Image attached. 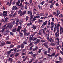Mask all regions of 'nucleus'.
<instances>
[{"mask_svg":"<svg viewBox=\"0 0 63 63\" xmlns=\"http://www.w3.org/2000/svg\"><path fill=\"white\" fill-rule=\"evenodd\" d=\"M23 32L24 33V35H26L27 36H28V35H29L30 34V32H28L26 33V28L25 27L23 30Z\"/></svg>","mask_w":63,"mask_h":63,"instance_id":"nucleus-1","label":"nucleus"},{"mask_svg":"<svg viewBox=\"0 0 63 63\" xmlns=\"http://www.w3.org/2000/svg\"><path fill=\"white\" fill-rule=\"evenodd\" d=\"M3 14H4L3 15V16H4V17L5 18L7 16V11H3Z\"/></svg>","mask_w":63,"mask_h":63,"instance_id":"nucleus-2","label":"nucleus"},{"mask_svg":"<svg viewBox=\"0 0 63 63\" xmlns=\"http://www.w3.org/2000/svg\"><path fill=\"white\" fill-rule=\"evenodd\" d=\"M51 30H53V27H54V23L52 22H51Z\"/></svg>","mask_w":63,"mask_h":63,"instance_id":"nucleus-3","label":"nucleus"},{"mask_svg":"<svg viewBox=\"0 0 63 63\" xmlns=\"http://www.w3.org/2000/svg\"><path fill=\"white\" fill-rule=\"evenodd\" d=\"M40 42V39H38L35 42L34 44L35 45H36V44H38V43H39Z\"/></svg>","mask_w":63,"mask_h":63,"instance_id":"nucleus-4","label":"nucleus"},{"mask_svg":"<svg viewBox=\"0 0 63 63\" xmlns=\"http://www.w3.org/2000/svg\"><path fill=\"white\" fill-rule=\"evenodd\" d=\"M26 13V11H24L23 12H22V13H21L20 15V16H22V15H25V14Z\"/></svg>","mask_w":63,"mask_h":63,"instance_id":"nucleus-5","label":"nucleus"},{"mask_svg":"<svg viewBox=\"0 0 63 63\" xmlns=\"http://www.w3.org/2000/svg\"><path fill=\"white\" fill-rule=\"evenodd\" d=\"M39 15L40 16H45V14L44 13H40Z\"/></svg>","mask_w":63,"mask_h":63,"instance_id":"nucleus-6","label":"nucleus"},{"mask_svg":"<svg viewBox=\"0 0 63 63\" xmlns=\"http://www.w3.org/2000/svg\"><path fill=\"white\" fill-rule=\"evenodd\" d=\"M5 42H4L3 41L1 43L0 46L3 47V46H4L5 45Z\"/></svg>","mask_w":63,"mask_h":63,"instance_id":"nucleus-7","label":"nucleus"},{"mask_svg":"<svg viewBox=\"0 0 63 63\" xmlns=\"http://www.w3.org/2000/svg\"><path fill=\"white\" fill-rule=\"evenodd\" d=\"M42 31H43V33H44L45 34V31H46L47 30V27H45L44 28H43L42 29Z\"/></svg>","mask_w":63,"mask_h":63,"instance_id":"nucleus-8","label":"nucleus"},{"mask_svg":"<svg viewBox=\"0 0 63 63\" xmlns=\"http://www.w3.org/2000/svg\"><path fill=\"white\" fill-rule=\"evenodd\" d=\"M27 13L28 15H32V11L30 12V11H28Z\"/></svg>","mask_w":63,"mask_h":63,"instance_id":"nucleus-9","label":"nucleus"},{"mask_svg":"<svg viewBox=\"0 0 63 63\" xmlns=\"http://www.w3.org/2000/svg\"><path fill=\"white\" fill-rule=\"evenodd\" d=\"M35 48L33 49V51H35L36 50H37L38 49V47L37 46H35Z\"/></svg>","mask_w":63,"mask_h":63,"instance_id":"nucleus-10","label":"nucleus"},{"mask_svg":"<svg viewBox=\"0 0 63 63\" xmlns=\"http://www.w3.org/2000/svg\"><path fill=\"white\" fill-rule=\"evenodd\" d=\"M55 35L56 37H59V33H57L56 32L55 33Z\"/></svg>","mask_w":63,"mask_h":63,"instance_id":"nucleus-11","label":"nucleus"},{"mask_svg":"<svg viewBox=\"0 0 63 63\" xmlns=\"http://www.w3.org/2000/svg\"><path fill=\"white\" fill-rule=\"evenodd\" d=\"M8 61H10L11 62H13V60L12 59V58H10L8 59Z\"/></svg>","mask_w":63,"mask_h":63,"instance_id":"nucleus-12","label":"nucleus"},{"mask_svg":"<svg viewBox=\"0 0 63 63\" xmlns=\"http://www.w3.org/2000/svg\"><path fill=\"white\" fill-rule=\"evenodd\" d=\"M21 27L20 26H18V28L17 29V31H20V30L21 29Z\"/></svg>","mask_w":63,"mask_h":63,"instance_id":"nucleus-13","label":"nucleus"},{"mask_svg":"<svg viewBox=\"0 0 63 63\" xmlns=\"http://www.w3.org/2000/svg\"><path fill=\"white\" fill-rule=\"evenodd\" d=\"M17 14V13L16 12H15L13 14V17H15L16 16V14Z\"/></svg>","mask_w":63,"mask_h":63,"instance_id":"nucleus-14","label":"nucleus"},{"mask_svg":"<svg viewBox=\"0 0 63 63\" xmlns=\"http://www.w3.org/2000/svg\"><path fill=\"white\" fill-rule=\"evenodd\" d=\"M19 35L20 37H23V33H22L21 32H19Z\"/></svg>","mask_w":63,"mask_h":63,"instance_id":"nucleus-15","label":"nucleus"},{"mask_svg":"<svg viewBox=\"0 0 63 63\" xmlns=\"http://www.w3.org/2000/svg\"><path fill=\"white\" fill-rule=\"evenodd\" d=\"M47 21H46L43 23V24H44L45 25H46L47 24Z\"/></svg>","mask_w":63,"mask_h":63,"instance_id":"nucleus-16","label":"nucleus"},{"mask_svg":"<svg viewBox=\"0 0 63 63\" xmlns=\"http://www.w3.org/2000/svg\"><path fill=\"white\" fill-rule=\"evenodd\" d=\"M8 27V26H7L6 25H4L2 27V28H3V29H6V28H7Z\"/></svg>","mask_w":63,"mask_h":63,"instance_id":"nucleus-17","label":"nucleus"},{"mask_svg":"<svg viewBox=\"0 0 63 63\" xmlns=\"http://www.w3.org/2000/svg\"><path fill=\"white\" fill-rule=\"evenodd\" d=\"M16 8V6H14L12 7V11H14L15 10V9Z\"/></svg>","mask_w":63,"mask_h":63,"instance_id":"nucleus-18","label":"nucleus"},{"mask_svg":"<svg viewBox=\"0 0 63 63\" xmlns=\"http://www.w3.org/2000/svg\"><path fill=\"white\" fill-rule=\"evenodd\" d=\"M21 3L20 4L18 5V6H21L22 5V3L24 2V0H21Z\"/></svg>","mask_w":63,"mask_h":63,"instance_id":"nucleus-19","label":"nucleus"},{"mask_svg":"<svg viewBox=\"0 0 63 63\" xmlns=\"http://www.w3.org/2000/svg\"><path fill=\"white\" fill-rule=\"evenodd\" d=\"M19 22V20L18 19H17L16 21V25H17V24Z\"/></svg>","mask_w":63,"mask_h":63,"instance_id":"nucleus-20","label":"nucleus"},{"mask_svg":"<svg viewBox=\"0 0 63 63\" xmlns=\"http://www.w3.org/2000/svg\"><path fill=\"white\" fill-rule=\"evenodd\" d=\"M39 8L40 10H42V7H41L40 6V4L38 5Z\"/></svg>","mask_w":63,"mask_h":63,"instance_id":"nucleus-21","label":"nucleus"},{"mask_svg":"<svg viewBox=\"0 0 63 63\" xmlns=\"http://www.w3.org/2000/svg\"><path fill=\"white\" fill-rule=\"evenodd\" d=\"M20 0H18V1L16 3V6L17 5H19V4H20Z\"/></svg>","mask_w":63,"mask_h":63,"instance_id":"nucleus-22","label":"nucleus"},{"mask_svg":"<svg viewBox=\"0 0 63 63\" xmlns=\"http://www.w3.org/2000/svg\"><path fill=\"white\" fill-rule=\"evenodd\" d=\"M36 28H37V27L36 26L33 25L32 26V28H33V29H36Z\"/></svg>","mask_w":63,"mask_h":63,"instance_id":"nucleus-23","label":"nucleus"},{"mask_svg":"<svg viewBox=\"0 0 63 63\" xmlns=\"http://www.w3.org/2000/svg\"><path fill=\"white\" fill-rule=\"evenodd\" d=\"M57 26H55L54 28V32H55V31H56V28H57Z\"/></svg>","mask_w":63,"mask_h":63,"instance_id":"nucleus-24","label":"nucleus"},{"mask_svg":"<svg viewBox=\"0 0 63 63\" xmlns=\"http://www.w3.org/2000/svg\"><path fill=\"white\" fill-rule=\"evenodd\" d=\"M53 41V39H52V38L51 37L50 38V39H49L48 40V41H49V42H52V41Z\"/></svg>","mask_w":63,"mask_h":63,"instance_id":"nucleus-25","label":"nucleus"},{"mask_svg":"<svg viewBox=\"0 0 63 63\" xmlns=\"http://www.w3.org/2000/svg\"><path fill=\"white\" fill-rule=\"evenodd\" d=\"M54 5L53 4H51L50 6V8H51V9H52V8H53Z\"/></svg>","mask_w":63,"mask_h":63,"instance_id":"nucleus-26","label":"nucleus"},{"mask_svg":"<svg viewBox=\"0 0 63 63\" xmlns=\"http://www.w3.org/2000/svg\"><path fill=\"white\" fill-rule=\"evenodd\" d=\"M56 44L55 43L51 42V45L52 46H55L56 45Z\"/></svg>","mask_w":63,"mask_h":63,"instance_id":"nucleus-27","label":"nucleus"},{"mask_svg":"<svg viewBox=\"0 0 63 63\" xmlns=\"http://www.w3.org/2000/svg\"><path fill=\"white\" fill-rule=\"evenodd\" d=\"M50 48L49 47L48 50V53H50Z\"/></svg>","mask_w":63,"mask_h":63,"instance_id":"nucleus-28","label":"nucleus"},{"mask_svg":"<svg viewBox=\"0 0 63 63\" xmlns=\"http://www.w3.org/2000/svg\"><path fill=\"white\" fill-rule=\"evenodd\" d=\"M28 18H29L28 16H27L26 17V18H25V19L26 21L28 19Z\"/></svg>","mask_w":63,"mask_h":63,"instance_id":"nucleus-29","label":"nucleus"},{"mask_svg":"<svg viewBox=\"0 0 63 63\" xmlns=\"http://www.w3.org/2000/svg\"><path fill=\"white\" fill-rule=\"evenodd\" d=\"M16 31V29L15 28H14V29L12 30V32H15V31Z\"/></svg>","mask_w":63,"mask_h":63,"instance_id":"nucleus-30","label":"nucleus"},{"mask_svg":"<svg viewBox=\"0 0 63 63\" xmlns=\"http://www.w3.org/2000/svg\"><path fill=\"white\" fill-rule=\"evenodd\" d=\"M13 1V0H10V2L9 4V6H10L12 4V2Z\"/></svg>","mask_w":63,"mask_h":63,"instance_id":"nucleus-31","label":"nucleus"},{"mask_svg":"<svg viewBox=\"0 0 63 63\" xmlns=\"http://www.w3.org/2000/svg\"><path fill=\"white\" fill-rule=\"evenodd\" d=\"M6 43L7 44H11V42L10 41H7L6 42Z\"/></svg>","mask_w":63,"mask_h":63,"instance_id":"nucleus-32","label":"nucleus"},{"mask_svg":"<svg viewBox=\"0 0 63 63\" xmlns=\"http://www.w3.org/2000/svg\"><path fill=\"white\" fill-rule=\"evenodd\" d=\"M44 3H45V1H42L41 2V4L42 5H43L44 4Z\"/></svg>","mask_w":63,"mask_h":63,"instance_id":"nucleus-33","label":"nucleus"},{"mask_svg":"<svg viewBox=\"0 0 63 63\" xmlns=\"http://www.w3.org/2000/svg\"><path fill=\"white\" fill-rule=\"evenodd\" d=\"M5 24V25H7L8 26H10V25H11V23H6Z\"/></svg>","mask_w":63,"mask_h":63,"instance_id":"nucleus-34","label":"nucleus"},{"mask_svg":"<svg viewBox=\"0 0 63 63\" xmlns=\"http://www.w3.org/2000/svg\"><path fill=\"white\" fill-rule=\"evenodd\" d=\"M23 43L24 45H26V44H27V41H25Z\"/></svg>","mask_w":63,"mask_h":63,"instance_id":"nucleus-35","label":"nucleus"},{"mask_svg":"<svg viewBox=\"0 0 63 63\" xmlns=\"http://www.w3.org/2000/svg\"><path fill=\"white\" fill-rule=\"evenodd\" d=\"M25 21H23V20H20V22H19V23L20 24H21V23H22V22H24Z\"/></svg>","mask_w":63,"mask_h":63,"instance_id":"nucleus-36","label":"nucleus"},{"mask_svg":"<svg viewBox=\"0 0 63 63\" xmlns=\"http://www.w3.org/2000/svg\"><path fill=\"white\" fill-rule=\"evenodd\" d=\"M19 55V53H17L15 55V56H18Z\"/></svg>","mask_w":63,"mask_h":63,"instance_id":"nucleus-37","label":"nucleus"},{"mask_svg":"<svg viewBox=\"0 0 63 63\" xmlns=\"http://www.w3.org/2000/svg\"><path fill=\"white\" fill-rule=\"evenodd\" d=\"M21 13H22V12L21 11V10H19L18 12V14H19Z\"/></svg>","mask_w":63,"mask_h":63,"instance_id":"nucleus-38","label":"nucleus"},{"mask_svg":"<svg viewBox=\"0 0 63 63\" xmlns=\"http://www.w3.org/2000/svg\"><path fill=\"white\" fill-rule=\"evenodd\" d=\"M27 59V57H26L25 58H24L23 59V61H24L25 60H26V59Z\"/></svg>","mask_w":63,"mask_h":63,"instance_id":"nucleus-39","label":"nucleus"},{"mask_svg":"<svg viewBox=\"0 0 63 63\" xmlns=\"http://www.w3.org/2000/svg\"><path fill=\"white\" fill-rule=\"evenodd\" d=\"M24 47V44H21V48H23Z\"/></svg>","mask_w":63,"mask_h":63,"instance_id":"nucleus-40","label":"nucleus"},{"mask_svg":"<svg viewBox=\"0 0 63 63\" xmlns=\"http://www.w3.org/2000/svg\"><path fill=\"white\" fill-rule=\"evenodd\" d=\"M63 28H62V27H61V26H60V31H62V30H63Z\"/></svg>","mask_w":63,"mask_h":63,"instance_id":"nucleus-41","label":"nucleus"},{"mask_svg":"<svg viewBox=\"0 0 63 63\" xmlns=\"http://www.w3.org/2000/svg\"><path fill=\"white\" fill-rule=\"evenodd\" d=\"M59 26H60V24H58L57 25V29H58V28H59Z\"/></svg>","mask_w":63,"mask_h":63,"instance_id":"nucleus-42","label":"nucleus"},{"mask_svg":"<svg viewBox=\"0 0 63 63\" xmlns=\"http://www.w3.org/2000/svg\"><path fill=\"white\" fill-rule=\"evenodd\" d=\"M48 24L49 25H50V20L48 21Z\"/></svg>","mask_w":63,"mask_h":63,"instance_id":"nucleus-43","label":"nucleus"},{"mask_svg":"<svg viewBox=\"0 0 63 63\" xmlns=\"http://www.w3.org/2000/svg\"><path fill=\"white\" fill-rule=\"evenodd\" d=\"M53 17V16L52 15H50L49 16H48V17Z\"/></svg>","mask_w":63,"mask_h":63,"instance_id":"nucleus-44","label":"nucleus"},{"mask_svg":"<svg viewBox=\"0 0 63 63\" xmlns=\"http://www.w3.org/2000/svg\"><path fill=\"white\" fill-rule=\"evenodd\" d=\"M13 24H12L9 27V28H10V29H11V28H12L13 27Z\"/></svg>","mask_w":63,"mask_h":63,"instance_id":"nucleus-45","label":"nucleus"},{"mask_svg":"<svg viewBox=\"0 0 63 63\" xmlns=\"http://www.w3.org/2000/svg\"><path fill=\"white\" fill-rule=\"evenodd\" d=\"M32 37L31 36H30V37L29 40H30V42H31L32 41Z\"/></svg>","mask_w":63,"mask_h":63,"instance_id":"nucleus-46","label":"nucleus"},{"mask_svg":"<svg viewBox=\"0 0 63 63\" xmlns=\"http://www.w3.org/2000/svg\"><path fill=\"white\" fill-rule=\"evenodd\" d=\"M55 55V53H53L52 54V56H54Z\"/></svg>","mask_w":63,"mask_h":63,"instance_id":"nucleus-47","label":"nucleus"},{"mask_svg":"<svg viewBox=\"0 0 63 63\" xmlns=\"http://www.w3.org/2000/svg\"><path fill=\"white\" fill-rule=\"evenodd\" d=\"M47 53V51H45L44 52V54L45 55H46Z\"/></svg>","mask_w":63,"mask_h":63,"instance_id":"nucleus-48","label":"nucleus"},{"mask_svg":"<svg viewBox=\"0 0 63 63\" xmlns=\"http://www.w3.org/2000/svg\"><path fill=\"white\" fill-rule=\"evenodd\" d=\"M57 12V13H58V14H60V11H59V10H57L56 11Z\"/></svg>","mask_w":63,"mask_h":63,"instance_id":"nucleus-49","label":"nucleus"},{"mask_svg":"<svg viewBox=\"0 0 63 63\" xmlns=\"http://www.w3.org/2000/svg\"><path fill=\"white\" fill-rule=\"evenodd\" d=\"M3 16V13L2 12L0 13V16Z\"/></svg>","mask_w":63,"mask_h":63,"instance_id":"nucleus-50","label":"nucleus"},{"mask_svg":"<svg viewBox=\"0 0 63 63\" xmlns=\"http://www.w3.org/2000/svg\"><path fill=\"white\" fill-rule=\"evenodd\" d=\"M39 17V16H35L34 17L35 18H38V17Z\"/></svg>","mask_w":63,"mask_h":63,"instance_id":"nucleus-51","label":"nucleus"},{"mask_svg":"<svg viewBox=\"0 0 63 63\" xmlns=\"http://www.w3.org/2000/svg\"><path fill=\"white\" fill-rule=\"evenodd\" d=\"M42 49H39V50L38 51V52H39V53H40L41 52V50H42Z\"/></svg>","mask_w":63,"mask_h":63,"instance_id":"nucleus-52","label":"nucleus"},{"mask_svg":"<svg viewBox=\"0 0 63 63\" xmlns=\"http://www.w3.org/2000/svg\"><path fill=\"white\" fill-rule=\"evenodd\" d=\"M27 6L26 5H25V9H27Z\"/></svg>","mask_w":63,"mask_h":63,"instance_id":"nucleus-53","label":"nucleus"},{"mask_svg":"<svg viewBox=\"0 0 63 63\" xmlns=\"http://www.w3.org/2000/svg\"><path fill=\"white\" fill-rule=\"evenodd\" d=\"M52 2H53V0H51L49 1V3H52Z\"/></svg>","mask_w":63,"mask_h":63,"instance_id":"nucleus-54","label":"nucleus"},{"mask_svg":"<svg viewBox=\"0 0 63 63\" xmlns=\"http://www.w3.org/2000/svg\"><path fill=\"white\" fill-rule=\"evenodd\" d=\"M47 38L48 40L49 39V35H48V36H47Z\"/></svg>","mask_w":63,"mask_h":63,"instance_id":"nucleus-55","label":"nucleus"},{"mask_svg":"<svg viewBox=\"0 0 63 63\" xmlns=\"http://www.w3.org/2000/svg\"><path fill=\"white\" fill-rule=\"evenodd\" d=\"M29 2H25V4H26V5H28V4H29Z\"/></svg>","mask_w":63,"mask_h":63,"instance_id":"nucleus-56","label":"nucleus"},{"mask_svg":"<svg viewBox=\"0 0 63 63\" xmlns=\"http://www.w3.org/2000/svg\"><path fill=\"white\" fill-rule=\"evenodd\" d=\"M37 39V37H35L33 39V41H36Z\"/></svg>","mask_w":63,"mask_h":63,"instance_id":"nucleus-57","label":"nucleus"},{"mask_svg":"<svg viewBox=\"0 0 63 63\" xmlns=\"http://www.w3.org/2000/svg\"><path fill=\"white\" fill-rule=\"evenodd\" d=\"M34 60V59H32V60H31L30 61H29V62L30 63H31V62H32Z\"/></svg>","mask_w":63,"mask_h":63,"instance_id":"nucleus-58","label":"nucleus"},{"mask_svg":"<svg viewBox=\"0 0 63 63\" xmlns=\"http://www.w3.org/2000/svg\"><path fill=\"white\" fill-rule=\"evenodd\" d=\"M16 50H17V49L15 48L14 50V51L16 52H17L16 51Z\"/></svg>","mask_w":63,"mask_h":63,"instance_id":"nucleus-59","label":"nucleus"},{"mask_svg":"<svg viewBox=\"0 0 63 63\" xmlns=\"http://www.w3.org/2000/svg\"><path fill=\"white\" fill-rule=\"evenodd\" d=\"M36 18H35L34 17L33 18V21H35L36 20Z\"/></svg>","mask_w":63,"mask_h":63,"instance_id":"nucleus-60","label":"nucleus"},{"mask_svg":"<svg viewBox=\"0 0 63 63\" xmlns=\"http://www.w3.org/2000/svg\"><path fill=\"white\" fill-rule=\"evenodd\" d=\"M41 42L42 43H44V42H45V39L42 40H41Z\"/></svg>","mask_w":63,"mask_h":63,"instance_id":"nucleus-61","label":"nucleus"},{"mask_svg":"<svg viewBox=\"0 0 63 63\" xmlns=\"http://www.w3.org/2000/svg\"><path fill=\"white\" fill-rule=\"evenodd\" d=\"M14 56V54H11L10 55V57H13Z\"/></svg>","mask_w":63,"mask_h":63,"instance_id":"nucleus-62","label":"nucleus"},{"mask_svg":"<svg viewBox=\"0 0 63 63\" xmlns=\"http://www.w3.org/2000/svg\"><path fill=\"white\" fill-rule=\"evenodd\" d=\"M22 55H25V54L24 52H23L22 53Z\"/></svg>","mask_w":63,"mask_h":63,"instance_id":"nucleus-63","label":"nucleus"},{"mask_svg":"<svg viewBox=\"0 0 63 63\" xmlns=\"http://www.w3.org/2000/svg\"><path fill=\"white\" fill-rule=\"evenodd\" d=\"M59 17H62V14H61L60 15H59Z\"/></svg>","mask_w":63,"mask_h":63,"instance_id":"nucleus-64","label":"nucleus"}]
</instances>
